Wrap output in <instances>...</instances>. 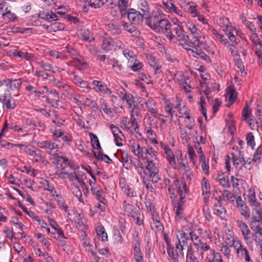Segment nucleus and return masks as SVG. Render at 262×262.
I'll use <instances>...</instances> for the list:
<instances>
[{"label": "nucleus", "instance_id": "a18cd8bd", "mask_svg": "<svg viewBox=\"0 0 262 262\" xmlns=\"http://www.w3.org/2000/svg\"><path fill=\"white\" fill-rule=\"evenodd\" d=\"M198 259L194 255V250L191 246H188L186 262H197Z\"/></svg>", "mask_w": 262, "mask_h": 262}, {"label": "nucleus", "instance_id": "423d86ee", "mask_svg": "<svg viewBox=\"0 0 262 262\" xmlns=\"http://www.w3.org/2000/svg\"><path fill=\"white\" fill-rule=\"evenodd\" d=\"M146 25L153 30L158 29L157 27L162 19V16L158 12L150 13L144 17Z\"/></svg>", "mask_w": 262, "mask_h": 262}, {"label": "nucleus", "instance_id": "5fc2aeb1", "mask_svg": "<svg viewBox=\"0 0 262 262\" xmlns=\"http://www.w3.org/2000/svg\"><path fill=\"white\" fill-rule=\"evenodd\" d=\"M262 154V146H259L255 150L253 158L252 161L256 163H259L261 159V156Z\"/></svg>", "mask_w": 262, "mask_h": 262}, {"label": "nucleus", "instance_id": "cd10ccee", "mask_svg": "<svg viewBox=\"0 0 262 262\" xmlns=\"http://www.w3.org/2000/svg\"><path fill=\"white\" fill-rule=\"evenodd\" d=\"M147 59L150 66L154 68L155 74L159 73L161 66L156 61V58L152 55H149L147 56Z\"/></svg>", "mask_w": 262, "mask_h": 262}, {"label": "nucleus", "instance_id": "1a4fd4ad", "mask_svg": "<svg viewBox=\"0 0 262 262\" xmlns=\"http://www.w3.org/2000/svg\"><path fill=\"white\" fill-rule=\"evenodd\" d=\"M232 161L236 169H241L244 166L246 168H250V167L246 166V160L242 151H239L237 155L232 154Z\"/></svg>", "mask_w": 262, "mask_h": 262}, {"label": "nucleus", "instance_id": "79ce46f5", "mask_svg": "<svg viewBox=\"0 0 262 262\" xmlns=\"http://www.w3.org/2000/svg\"><path fill=\"white\" fill-rule=\"evenodd\" d=\"M248 202L250 207H261L259 203L257 202L254 191H250V195L248 196Z\"/></svg>", "mask_w": 262, "mask_h": 262}, {"label": "nucleus", "instance_id": "473e14b6", "mask_svg": "<svg viewBox=\"0 0 262 262\" xmlns=\"http://www.w3.org/2000/svg\"><path fill=\"white\" fill-rule=\"evenodd\" d=\"M120 120L121 127L127 132L129 131L131 127H134L135 128L136 127V125H132L131 120L129 121L127 117H122L121 118Z\"/></svg>", "mask_w": 262, "mask_h": 262}, {"label": "nucleus", "instance_id": "052dcab7", "mask_svg": "<svg viewBox=\"0 0 262 262\" xmlns=\"http://www.w3.org/2000/svg\"><path fill=\"white\" fill-rule=\"evenodd\" d=\"M38 64L41 68L43 69L45 71H51L53 73L55 72V71L53 67L50 63H45L43 61H38L37 62Z\"/></svg>", "mask_w": 262, "mask_h": 262}, {"label": "nucleus", "instance_id": "5701e85b", "mask_svg": "<svg viewBox=\"0 0 262 262\" xmlns=\"http://www.w3.org/2000/svg\"><path fill=\"white\" fill-rule=\"evenodd\" d=\"M178 161L180 169L183 171L184 174H185L187 179L190 181L193 176V172L191 168L189 166L185 165L182 159H180Z\"/></svg>", "mask_w": 262, "mask_h": 262}, {"label": "nucleus", "instance_id": "0eeeda50", "mask_svg": "<svg viewBox=\"0 0 262 262\" xmlns=\"http://www.w3.org/2000/svg\"><path fill=\"white\" fill-rule=\"evenodd\" d=\"M177 241L176 243V248L180 250L184 249V247L187 245L188 242L189 241V236L188 234L185 233L184 231H178L177 233Z\"/></svg>", "mask_w": 262, "mask_h": 262}, {"label": "nucleus", "instance_id": "2eb2a0df", "mask_svg": "<svg viewBox=\"0 0 262 262\" xmlns=\"http://www.w3.org/2000/svg\"><path fill=\"white\" fill-rule=\"evenodd\" d=\"M37 146L41 148L47 150L49 152H51L58 147V145L55 141L51 140L38 142Z\"/></svg>", "mask_w": 262, "mask_h": 262}, {"label": "nucleus", "instance_id": "680f3d73", "mask_svg": "<svg viewBox=\"0 0 262 262\" xmlns=\"http://www.w3.org/2000/svg\"><path fill=\"white\" fill-rule=\"evenodd\" d=\"M88 5L92 8H100L104 5L103 0H87Z\"/></svg>", "mask_w": 262, "mask_h": 262}, {"label": "nucleus", "instance_id": "f3484780", "mask_svg": "<svg viewBox=\"0 0 262 262\" xmlns=\"http://www.w3.org/2000/svg\"><path fill=\"white\" fill-rule=\"evenodd\" d=\"M164 7L171 13H174L181 18L185 17V13L172 3L163 2Z\"/></svg>", "mask_w": 262, "mask_h": 262}, {"label": "nucleus", "instance_id": "72a5a7b5", "mask_svg": "<svg viewBox=\"0 0 262 262\" xmlns=\"http://www.w3.org/2000/svg\"><path fill=\"white\" fill-rule=\"evenodd\" d=\"M91 191L92 193L96 195V199L100 203L105 205L106 203V200L104 197L102 196V192L101 190L98 189L97 188L92 187Z\"/></svg>", "mask_w": 262, "mask_h": 262}, {"label": "nucleus", "instance_id": "a19ab883", "mask_svg": "<svg viewBox=\"0 0 262 262\" xmlns=\"http://www.w3.org/2000/svg\"><path fill=\"white\" fill-rule=\"evenodd\" d=\"M113 39L111 38H104L102 40V49L105 51H110L112 49Z\"/></svg>", "mask_w": 262, "mask_h": 262}, {"label": "nucleus", "instance_id": "f03ea898", "mask_svg": "<svg viewBox=\"0 0 262 262\" xmlns=\"http://www.w3.org/2000/svg\"><path fill=\"white\" fill-rule=\"evenodd\" d=\"M187 27L191 32L192 37L190 38V36L186 35L183 30V34L186 37L183 39H178V41H184L186 45L189 47H198L200 48H205V44L202 39L201 31L196 28L194 25L192 24H188Z\"/></svg>", "mask_w": 262, "mask_h": 262}, {"label": "nucleus", "instance_id": "58836bf2", "mask_svg": "<svg viewBox=\"0 0 262 262\" xmlns=\"http://www.w3.org/2000/svg\"><path fill=\"white\" fill-rule=\"evenodd\" d=\"M89 136L91 138L92 145L93 148L99 150H101L102 148L97 136L92 133H90Z\"/></svg>", "mask_w": 262, "mask_h": 262}, {"label": "nucleus", "instance_id": "4468645a", "mask_svg": "<svg viewBox=\"0 0 262 262\" xmlns=\"http://www.w3.org/2000/svg\"><path fill=\"white\" fill-rule=\"evenodd\" d=\"M157 161V160H152L146 162L147 164L145 168L148 171L150 177L159 180L158 178L159 170L156 166Z\"/></svg>", "mask_w": 262, "mask_h": 262}, {"label": "nucleus", "instance_id": "6e6d98bb", "mask_svg": "<svg viewBox=\"0 0 262 262\" xmlns=\"http://www.w3.org/2000/svg\"><path fill=\"white\" fill-rule=\"evenodd\" d=\"M129 67L134 72L140 71L143 67L142 63L138 61L137 58H136V60L134 62H129Z\"/></svg>", "mask_w": 262, "mask_h": 262}, {"label": "nucleus", "instance_id": "9b49d317", "mask_svg": "<svg viewBox=\"0 0 262 262\" xmlns=\"http://www.w3.org/2000/svg\"><path fill=\"white\" fill-rule=\"evenodd\" d=\"M8 128L13 130L14 132H17L18 133L27 134L28 132L27 130L25 129V127H24L23 126H20L13 123H11L10 124H9L7 123V120H6L4 127L2 128L0 133L1 137H2L5 131H7L8 130Z\"/></svg>", "mask_w": 262, "mask_h": 262}, {"label": "nucleus", "instance_id": "20e7f679", "mask_svg": "<svg viewBox=\"0 0 262 262\" xmlns=\"http://www.w3.org/2000/svg\"><path fill=\"white\" fill-rule=\"evenodd\" d=\"M222 29L226 33L231 42L235 43V45H237L239 42V40L235 36V35L239 36L242 38V33L234 28L231 25V23L223 26Z\"/></svg>", "mask_w": 262, "mask_h": 262}, {"label": "nucleus", "instance_id": "49530a36", "mask_svg": "<svg viewBox=\"0 0 262 262\" xmlns=\"http://www.w3.org/2000/svg\"><path fill=\"white\" fill-rule=\"evenodd\" d=\"M93 153L95 157L98 160H100L107 163H109L111 161H112V160L108 156L102 154L100 150L99 151H93Z\"/></svg>", "mask_w": 262, "mask_h": 262}, {"label": "nucleus", "instance_id": "f8f14e48", "mask_svg": "<svg viewBox=\"0 0 262 262\" xmlns=\"http://www.w3.org/2000/svg\"><path fill=\"white\" fill-rule=\"evenodd\" d=\"M236 223L242 233L244 239L248 243V241L250 239V230L248 225L241 220H237Z\"/></svg>", "mask_w": 262, "mask_h": 262}, {"label": "nucleus", "instance_id": "393cba45", "mask_svg": "<svg viewBox=\"0 0 262 262\" xmlns=\"http://www.w3.org/2000/svg\"><path fill=\"white\" fill-rule=\"evenodd\" d=\"M164 150L165 154L166 155V159L168 161L169 164L175 168L176 163L175 161V156L172 151L167 145L164 146Z\"/></svg>", "mask_w": 262, "mask_h": 262}, {"label": "nucleus", "instance_id": "39448f33", "mask_svg": "<svg viewBox=\"0 0 262 262\" xmlns=\"http://www.w3.org/2000/svg\"><path fill=\"white\" fill-rule=\"evenodd\" d=\"M189 240H191L198 251H206L209 250L210 246L202 242L199 235L195 230L191 231L189 233Z\"/></svg>", "mask_w": 262, "mask_h": 262}, {"label": "nucleus", "instance_id": "e2e57ef3", "mask_svg": "<svg viewBox=\"0 0 262 262\" xmlns=\"http://www.w3.org/2000/svg\"><path fill=\"white\" fill-rule=\"evenodd\" d=\"M151 227L156 232L162 233L164 231V227L160 221L151 223Z\"/></svg>", "mask_w": 262, "mask_h": 262}, {"label": "nucleus", "instance_id": "6ab92c4d", "mask_svg": "<svg viewBox=\"0 0 262 262\" xmlns=\"http://www.w3.org/2000/svg\"><path fill=\"white\" fill-rule=\"evenodd\" d=\"M167 252L169 256L174 260H176L179 257L183 258L184 257L183 250H180V248H176V250H174L173 247H169L167 248Z\"/></svg>", "mask_w": 262, "mask_h": 262}, {"label": "nucleus", "instance_id": "c9c22d12", "mask_svg": "<svg viewBox=\"0 0 262 262\" xmlns=\"http://www.w3.org/2000/svg\"><path fill=\"white\" fill-rule=\"evenodd\" d=\"M139 114L140 113L138 110H134L132 109L130 111L131 124L132 125H136V127L134 128V130L136 133H137L138 130L139 126L136 117H138L139 115Z\"/></svg>", "mask_w": 262, "mask_h": 262}, {"label": "nucleus", "instance_id": "dca6fc26", "mask_svg": "<svg viewBox=\"0 0 262 262\" xmlns=\"http://www.w3.org/2000/svg\"><path fill=\"white\" fill-rule=\"evenodd\" d=\"M193 3L191 2H186L185 1L182 2L181 8H184L185 10L191 15L193 17H196L198 16V12L196 11V6L191 5Z\"/></svg>", "mask_w": 262, "mask_h": 262}, {"label": "nucleus", "instance_id": "4c0bfd02", "mask_svg": "<svg viewBox=\"0 0 262 262\" xmlns=\"http://www.w3.org/2000/svg\"><path fill=\"white\" fill-rule=\"evenodd\" d=\"M2 15L4 19L8 22L14 21L17 19L16 15L12 12L10 8L6 12L2 13Z\"/></svg>", "mask_w": 262, "mask_h": 262}, {"label": "nucleus", "instance_id": "c85d7f7f", "mask_svg": "<svg viewBox=\"0 0 262 262\" xmlns=\"http://www.w3.org/2000/svg\"><path fill=\"white\" fill-rule=\"evenodd\" d=\"M122 162L123 166L127 169L131 168L132 165V161L131 158L126 152L121 153Z\"/></svg>", "mask_w": 262, "mask_h": 262}, {"label": "nucleus", "instance_id": "ddd939ff", "mask_svg": "<svg viewBox=\"0 0 262 262\" xmlns=\"http://www.w3.org/2000/svg\"><path fill=\"white\" fill-rule=\"evenodd\" d=\"M174 185L177 189V193L180 196L185 197L186 194L189 192V189L187 188L186 183L185 181L180 182L176 179L174 181Z\"/></svg>", "mask_w": 262, "mask_h": 262}, {"label": "nucleus", "instance_id": "2f4dec72", "mask_svg": "<svg viewBox=\"0 0 262 262\" xmlns=\"http://www.w3.org/2000/svg\"><path fill=\"white\" fill-rule=\"evenodd\" d=\"M2 100L4 104L7 108L14 109L16 106L14 100L10 96H3Z\"/></svg>", "mask_w": 262, "mask_h": 262}, {"label": "nucleus", "instance_id": "338daca9", "mask_svg": "<svg viewBox=\"0 0 262 262\" xmlns=\"http://www.w3.org/2000/svg\"><path fill=\"white\" fill-rule=\"evenodd\" d=\"M64 25L62 23L59 22L54 23L50 26V29L54 32L57 31L58 30H63L64 29Z\"/></svg>", "mask_w": 262, "mask_h": 262}, {"label": "nucleus", "instance_id": "a211bd4d", "mask_svg": "<svg viewBox=\"0 0 262 262\" xmlns=\"http://www.w3.org/2000/svg\"><path fill=\"white\" fill-rule=\"evenodd\" d=\"M38 17L41 19L47 20H57L58 17L55 13L50 10H43L38 14Z\"/></svg>", "mask_w": 262, "mask_h": 262}, {"label": "nucleus", "instance_id": "864d4df0", "mask_svg": "<svg viewBox=\"0 0 262 262\" xmlns=\"http://www.w3.org/2000/svg\"><path fill=\"white\" fill-rule=\"evenodd\" d=\"M118 5L121 15L123 16L126 14V11L128 7V1L120 0L118 1Z\"/></svg>", "mask_w": 262, "mask_h": 262}, {"label": "nucleus", "instance_id": "c03bdc74", "mask_svg": "<svg viewBox=\"0 0 262 262\" xmlns=\"http://www.w3.org/2000/svg\"><path fill=\"white\" fill-rule=\"evenodd\" d=\"M13 54L15 56H18L21 58H25L26 60H30L34 57V55L31 53L24 52L17 50H15L13 52Z\"/></svg>", "mask_w": 262, "mask_h": 262}, {"label": "nucleus", "instance_id": "0e129e2a", "mask_svg": "<svg viewBox=\"0 0 262 262\" xmlns=\"http://www.w3.org/2000/svg\"><path fill=\"white\" fill-rule=\"evenodd\" d=\"M254 241L258 245H262V228L253 233Z\"/></svg>", "mask_w": 262, "mask_h": 262}, {"label": "nucleus", "instance_id": "7c9ffc66", "mask_svg": "<svg viewBox=\"0 0 262 262\" xmlns=\"http://www.w3.org/2000/svg\"><path fill=\"white\" fill-rule=\"evenodd\" d=\"M71 191L73 194L74 195L75 197H76L79 201L80 202L84 203V201L82 199V192L80 189V188L78 186L77 184L75 183H73L72 184V186L71 188Z\"/></svg>", "mask_w": 262, "mask_h": 262}, {"label": "nucleus", "instance_id": "603ef678", "mask_svg": "<svg viewBox=\"0 0 262 262\" xmlns=\"http://www.w3.org/2000/svg\"><path fill=\"white\" fill-rule=\"evenodd\" d=\"M200 157V162L201 164V167L204 172L208 175L209 174V166L208 164L206 162V157L205 156L202 155V156Z\"/></svg>", "mask_w": 262, "mask_h": 262}, {"label": "nucleus", "instance_id": "b1692460", "mask_svg": "<svg viewBox=\"0 0 262 262\" xmlns=\"http://www.w3.org/2000/svg\"><path fill=\"white\" fill-rule=\"evenodd\" d=\"M56 155L55 161L58 169H65L70 165V163L67 158L62 156H59L58 154Z\"/></svg>", "mask_w": 262, "mask_h": 262}, {"label": "nucleus", "instance_id": "774afa93", "mask_svg": "<svg viewBox=\"0 0 262 262\" xmlns=\"http://www.w3.org/2000/svg\"><path fill=\"white\" fill-rule=\"evenodd\" d=\"M246 140L248 145H249L252 149H254L255 145L254 141V137L252 133H249L246 137Z\"/></svg>", "mask_w": 262, "mask_h": 262}, {"label": "nucleus", "instance_id": "f704fd0d", "mask_svg": "<svg viewBox=\"0 0 262 262\" xmlns=\"http://www.w3.org/2000/svg\"><path fill=\"white\" fill-rule=\"evenodd\" d=\"M227 245L230 247H234L236 249L237 254H239L240 250H241L242 248L241 241L237 238L231 239V242H227Z\"/></svg>", "mask_w": 262, "mask_h": 262}, {"label": "nucleus", "instance_id": "f257e3e1", "mask_svg": "<svg viewBox=\"0 0 262 262\" xmlns=\"http://www.w3.org/2000/svg\"><path fill=\"white\" fill-rule=\"evenodd\" d=\"M157 27L158 29L155 30V31L164 33L170 42H176L178 39H183L185 37L183 30L178 25H171L167 19L162 18Z\"/></svg>", "mask_w": 262, "mask_h": 262}, {"label": "nucleus", "instance_id": "aec40b11", "mask_svg": "<svg viewBox=\"0 0 262 262\" xmlns=\"http://www.w3.org/2000/svg\"><path fill=\"white\" fill-rule=\"evenodd\" d=\"M48 222L49 225L54 230L55 232H56L58 236H53L54 238L58 239L59 237L65 238V236L64 235L62 229L59 227L57 223L55 222L53 219L48 217Z\"/></svg>", "mask_w": 262, "mask_h": 262}, {"label": "nucleus", "instance_id": "bf43d9fd", "mask_svg": "<svg viewBox=\"0 0 262 262\" xmlns=\"http://www.w3.org/2000/svg\"><path fill=\"white\" fill-rule=\"evenodd\" d=\"M134 258L136 262H142L143 257L140 249V247L134 248Z\"/></svg>", "mask_w": 262, "mask_h": 262}, {"label": "nucleus", "instance_id": "6e6552de", "mask_svg": "<svg viewBox=\"0 0 262 262\" xmlns=\"http://www.w3.org/2000/svg\"><path fill=\"white\" fill-rule=\"evenodd\" d=\"M24 150L28 155L35 158V162L41 163L45 165L48 164V162L42 156L41 152L39 150H33L28 146H26Z\"/></svg>", "mask_w": 262, "mask_h": 262}, {"label": "nucleus", "instance_id": "09e8293b", "mask_svg": "<svg viewBox=\"0 0 262 262\" xmlns=\"http://www.w3.org/2000/svg\"><path fill=\"white\" fill-rule=\"evenodd\" d=\"M72 64L80 70L86 69L88 67L86 62H83L79 59H74L72 61Z\"/></svg>", "mask_w": 262, "mask_h": 262}, {"label": "nucleus", "instance_id": "13d9d810", "mask_svg": "<svg viewBox=\"0 0 262 262\" xmlns=\"http://www.w3.org/2000/svg\"><path fill=\"white\" fill-rule=\"evenodd\" d=\"M241 213L244 216L246 220H249L251 219V212L250 209L247 206H245L244 204L241 205Z\"/></svg>", "mask_w": 262, "mask_h": 262}, {"label": "nucleus", "instance_id": "ea45409f", "mask_svg": "<svg viewBox=\"0 0 262 262\" xmlns=\"http://www.w3.org/2000/svg\"><path fill=\"white\" fill-rule=\"evenodd\" d=\"M214 214L219 216L222 219H224L225 217L226 211L221 204H214Z\"/></svg>", "mask_w": 262, "mask_h": 262}, {"label": "nucleus", "instance_id": "9d476101", "mask_svg": "<svg viewBox=\"0 0 262 262\" xmlns=\"http://www.w3.org/2000/svg\"><path fill=\"white\" fill-rule=\"evenodd\" d=\"M128 19L134 24H139L142 23L144 18L143 15L135 9H130L127 13Z\"/></svg>", "mask_w": 262, "mask_h": 262}, {"label": "nucleus", "instance_id": "37998d69", "mask_svg": "<svg viewBox=\"0 0 262 262\" xmlns=\"http://www.w3.org/2000/svg\"><path fill=\"white\" fill-rule=\"evenodd\" d=\"M201 185L203 194L209 193L210 191V185L208 180L205 177L203 178Z\"/></svg>", "mask_w": 262, "mask_h": 262}, {"label": "nucleus", "instance_id": "412c9836", "mask_svg": "<svg viewBox=\"0 0 262 262\" xmlns=\"http://www.w3.org/2000/svg\"><path fill=\"white\" fill-rule=\"evenodd\" d=\"M4 83L9 86L11 90H18L21 86V81L20 79H7L4 80Z\"/></svg>", "mask_w": 262, "mask_h": 262}, {"label": "nucleus", "instance_id": "3c124183", "mask_svg": "<svg viewBox=\"0 0 262 262\" xmlns=\"http://www.w3.org/2000/svg\"><path fill=\"white\" fill-rule=\"evenodd\" d=\"M125 95H124L122 97V101H126L129 107H133L134 103H135V100L133 95L128 93L125 94Z\"/></svg>", "mask_w": 262, "mask_h": 262}, {"label": "nucleus", "instance_id": "8fccbe9b", "mask_svg": "<svg viewBox=\"0 0 262 262\" xmlns=\"http://www.w3.org/2000/svg\"><path fill=\"white\" fill-rule=\"evenodd\" d=\"M123 53L124 56L128 59V63L134 62L136 60V58H137V56L134 53L128 49H125L123 51Z\"/></svg>", "mask_w": 262, "mask_h": 262}, {"label": "nucleus", "instance_id": "a878e982", "mask_svg": "<svg viewBox=\"0 0 262 262\" xmlns=\"http://www.w3.org/2000/svg\"><path fill=\"white\" fill-rule=\"evenodd\" d=\"M214 179L224 188H229L230 187V184L228 177H225L223 173L218 174Z\"/></svg>", "mask_w": 262, "mask_h": 262}, {"label": "nucleus", "instance_id": "de8ad7c7", "mask_svg": "<svg viewBox=\"0 0 262 262\" xmlns=\"http://www.w3.org/2000/svg\"><path fill=\"white\" fill-rule=\"evenodd\" d=\"M96 230L97 235L101 237L102 241L105 242L108 240L107 234L103 226H98L97 227Z\"/></svg>", "mask_w": 262, "mask_h": 262}, {"label": "nucleus", "instance_id": "69168bd1", "mask_svg": "<svg viewBox=\"0 0 262 262\" xmlns=\"http://www.w3.org/2000/svg\"><path fill=\"white\" fill-rule=\"evenodd\" d=\"M230 120L227 122V126L229 128V132H230V134L232 135H233L234 133L235 132L236 130V128L235 127V125L234 124V121L232 119V114H229Z\"/></svg>", "mask_w": 262, "mask_h": 262}, {"label": "nucleus", "instance_id": "c756f323", "mask_svg": "<svg viewBox=\"0 0 262 262\" xmlns=\"http://www.w3.org/2000/svg\"><path fill=\"white\" fill-rule=\"evenodd\" d=\"M139 8L142 12L143 17H147L150 14V8L148 3L146 1H141L139 5Z\"/></svg>", "mask_w": 262, "mask_h": 262}, {"label": "nucleus", "instance_id": "e433bc0d", "mask_svg": "<svg viewBox=\"0 0 262 262\" xmlns=\"http://www.w3.org/2000/svg\"><path fill=\"white\" fill-rule=\"evenodd\" d=\"M192 51L194 57H200L208 63L211 62L210 57L201 50L195 49V50H192Z\"/></svg>", "mask_w": 262, "mask_h": 262}, {"label": "nucleus", "instance_id": "4d7b16f0", "mask_svg": "<svg viewBox=\"0 0 262 262\" xmlns=\"http://www.w3.org/2000/svg\"><path fill=\"white\" fill-rule=\"evenodd\" d=\"M249 221L262 222V211L251 212V219Z\"/></svg>", "mask_w": 262, "mask_h": 262}, {"label": "nucleus", "instance_id": "7ed1b4c3", "mask_svg": "<svg viewBox=\"0 0 262 262\" xmlns=\"http://www.w3.org/2000/svg\"><path fill=\"white\" fill-rule=\"evenodd\" d=\"M129 147L135 156L145 160L146 162L158 160L156 152L152 148L141 147L137 142H133Z\"/></svg>", "mask_w": 262, "mask_h": 262}, {"label": "nucleus", "instance_id": "4be33fe9", "mask_svg": "<svg viewBox=\"0 0 262 262\" xmlns=\"http://www.w3.org/2000/svg\"><path fill=\"white\" fill-rule=\"evenodd\" d=\"M206 260L208 262H223L221 255L212 249L207 254Z\"/></svg>", "mask_w": 262, "mask_h": 262}, {"label": "nucleus", "instance_id": "bb28decb", "mask_svg": "<svg viewBox=\"0 0 262 262\" xmlns=\"http://www.w3.org/2000/svg\"><path fill=\"white\" fill-rule=\"evenodd\" d=\"M145 104L148 111L150 112L151 114L153 116L157 115V113H158V110L157 107V105L155 101L152 99L149 98L146 102Z\"/></svg>", "mask_w": 262, "mask_h": 262}]
</instances>
